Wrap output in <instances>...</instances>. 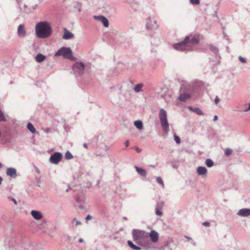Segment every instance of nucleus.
Returning <instances> with one entry per match:
<instances>
[{
    "instance_id": "21",
    "label": "nucleus",
    "mask_w": 250,
    "mask_h": 250,
    "mask_svg": "<svg viewBox=\"0 0 250 250\" xmlns=\"http://www.w3.org/2000/svg\"><path fill=\"white\" fill-rule=\"evenodd\" d=\"M134 125L138 129H142L143 127L142 122L140 121H136L134 122Z\"/></svg>"
},
{
    "instance_id": "26",
    "label": "nucleus",
    "mask_w": 250,
    "mask_h": 250,
    "mask_svg": "<svg viewBox=\"0 0 250 250\" xmlns=\"http://www.w3.org/2000/svg\"><path fill=\"white\" fill-rule=\"evenodd\" d=\"M157 182L160 185L162 186L163 187H164V183L162 179L160 177H157L156 178Z\"/></svg>"
},
{
    "instance_id": "31",
    "label": "nucleus",
    "mask_w": 250,
    "mask_h": 250,
    "mask_svg": "<svg viewBox=\"0 0 250 250\" xmlns=\"http://www.w3.org/2000/svg\"><path fill=\"white\" fill-rule=\"evenodd\" d=\"M190 1L193 4H198L200 3L199 0H190Z\"/></svg>"
},
{
    "instance_id": "8",
    "label": "nucleus",
    "mask_w": 250,
    "mask_h": 250,
    "mask_svg": "<svg viewBox=\"0 0 250 250\" xmlns=\"http://www.w3.org/2000/svg\"><path fill=\"white\" fill-rule=\"evenodd\" d=\"M94 18L97 21H100L103 23L104 26L107 27L109 26V22L107 19L103 16H94Z\"/></svg>"
},
{
    "instance_id": "43",
    "label": "nucleus",
    "mask_w": 250,
    "mask_h": 250,
    "mask_svg": "<svg viewBox=\"0 0 250 250\" xmlns=\"http://www.w3.org/2000/svg\"><path fill=\"white\" fill-rule=\"evenodd\" d=\"M79 242L80 243H82L83 242V239L82 238H80L79 240Z\"/></svg>"
},
{
    "instance_id": "28",
    "label": "nucleus",
    "mask_w": 250,
    "mask_h": 250,
    "mask_svg": "<svg viewBox=\"0 0 250 250\" xmlns=\"http://www.w3.org/2000/svg\"><path fill=\"white\" fill-rule=\"evenodd\" d=\"M232 150L230 148H227L225 150V154L226 155H229L232 153Z\"/></svg>"
},
{
    "instance_id": "46",
    "label": "nucleus",
    "mask_w": 250,
    "mask_h": 250,
    "mask_svg": "<svg viewBox=\"0 0 250 250\" xmlns=\"http://www.w3.org/2000/svg\"><path fill=\"white\" fill-rule=\"evenodd\" d=\"M2 167L1 164L0 163V168Z\"/></svg>"
},
{
    "instance_id": "35",
    "label": "nucleus",
    "mask_w": 250,
    "mask_h": 250,
    "mask_svg": "<svg viewBox=\"0 0 250 250\" xmlns=\"http://www.w3.org/2000/svg\"><path fill=\"white\" fill-rule=\"evenodd\" d=\"M203 225L206 227H208L209 226V223L208 222H205L203 223Z\"/></svg>"
},
{
    "instance_id": "9",
    "label": "nucleus",
    "mask_w": 250,
    "mask_h": 250,
    "mask_svg": "<svg viewBox=\"0 0 250 250\" xmlns=\"http://www.w3.org/2000/svg\"><path fill=\"white\" fill-rule=\"evenodd\" d=\"M237 215L242 217H248L250 215V209H241L238 212Z\"/></svg>"
},
{
    "instance_id": "33",
    "label": "nucleus",
    "mask_w": 250,
    "mask_h": 250,
    "mask_svg": "<svg viewBox=\"0 0 250 250\" xmlns=\"http://www.w3.org/2000/svg\"><path fill=\"white\" fill-rule=\"evenodd\" d=\"M239 60L241 62H246V60L244 58H243V57H239Z\"/></svg>"
},
{
    "instance_id": "18",
    "label": "nucleus",
    "mask_w": 250,
    "mask_h": 250,
    "mask_svg": "<svg viewBox=\"0 0 250 250\" xmlns=\"http://www.w3.org/2000/svg\"><path fill=\"white\" fill-rule=\"evenodd\" d=\"M135 169L137 172L139 173L141 175L143 176H146V171L142 168H139L137 167H135Z\"/></svg>"
},
{
    "instance_id": "14",
    "label": "nucleus",
    "mask_w": 250,
    "mask_h": 250,
    "mask_svg": "<svg viewBox=\"0 0 250 250\" xmlns=\"http://www.w3.org/2000/svg\"><path fill=\"white\" fill-rule=\"evenodd\" d=\"M6 174L8 176H10L12 177H15L16 176V170L14 168H8L7 169Z\"/></svg>"
},
{
    "instance_id": "29",
    "label": "nucleus",
    "mask_w": 250,
    "mask_h": 250,
    "mask_svg": "<svg viewBox=\"0 0 250 250\" xmlns=\"http://www.w3.org/2000/svg\"><path fill=\"white\" fill-rule=\"evenodd\" d=\"M174 140L177 144H180V139L179 136L177 135H174Z\"/></svg>"
},
{
    "instance_id": "39",
    "label": "nucleus",
    "mask_w": 250,
    "mask_h": 250,
    "mask_svg": "<svg viewBox=\"0 0 250 250\" xmlns=\"http://www.w3.org/2000/svg\"><path fill=\"white\" fill-rule=\"evenodd\" d=\"M250 110V104H249V107H248V108H247V109H245L244 111L247 112V111H249V110Z\"/></svg>"
},
{
    "instance_id": "37",
    "label": "nucleus",
    "mask_w": 250,
    "mask_h": 250,
    "mask_svg": "<svg viewBox=\"0 0 250 250\" xmlns=\"http://www.w3.org/2000/svg\"><path fill=\"white\" fill-rule=\"evenodd\" d=\"M136 150L137 152L140 153L141 152L142 149L137 147H136Z\"/></svg>"
},
{
    "instance_id": "5",
    "label": "nucleus",
    "mask_w": 250,
    "mask_h": 250,
    "mask_svg": "<svg viewBox=\"0 0 250 250\" xmlns=\"http://www.w3.org/2000/svg\"><path fill=\"white\" fill-rule=\"evenodd\" d=\"M72 69L75 73L81 76L84 73L85 65L82 62H76L72 66Z\"/></svg>"
},
{
    "instance_id": "3",
    "label": "nucleus",
    "mask_w": 250,
    "mask_h": 250,
    "mask_svg": "<svg viewBox=\"0 0 250 250\" xmlns=\"http://www.w3.org/2000/svg\"><path fill=\"white\" fill-rule=\"evenodd\" d=\"M55 56H62L63 58L75 61L76 58L72 56V52L69 48L62 47L55 54Z\"/></svg>"
},
{
    "instance_id": "17",
    "label": "nucleus",
    "mask_w": 250,
    "mask_h": 250,
    "mask_svg": "<svg viewBox=\"0 0 250 250\" xmlns=\"http://www.w3.org/2000/svg\"><path fill=\"white\" fill-rule=\"evenodd\" d=\"M45 59V57L42 54H38L36 57V60L38 62H43Z\"/></svg>"
},
{
    "instance_id": "41",
    "label": "nucleus",
    "mask_w": 250,
    "mask_h": 250,
    "mask_svg": "<svg viewBox=\"0 0 250 250\" xmlns=\"http://www.w3.org/2000/svg\"><path fill=\"white\" fill-rule=\"evenodd\" d=\"M81 224V222H80V221H76V226H78V225H80Z\"/></svg>"
},
{
    "instance_id": "2",
    "label": "nucleus",
    "mask_w": 250,
    "mask_h": 250,
    "mask_svg": "<svg viewBox=\"0 0 250 250\" xmlns=\"http://www.w3.org/2000/svg\"><path fill=\"white\" fill-rule=\"evenodd\" d=\"M198 40L193 37H186L184 42L173 44V47L178 50H189L193 45L197 44Z\"/></svg>"
},
{
    "instance_id": "38",
    "label": "nucleus",
    "mask_w": 250,
    "mask_h": 250,
    "mask_svg": "<svg viewBox=\"0 0 250 250\" xmlns=\"http://www.w3.org/2000/svg\"><path fill=\"white\" fill-rule=\"evenodd\" d=\"M129 141L128 140L126 141L125 142V145L126 146H129Z\"/></svg>"
},
{
    "instance_id": "16",
    "label": "nucleus",
    "mask_w": 250,
    "mask_h": 250,
    "mask_svg": "<svg viewBox=\"0 0 250 250\" xmlns=\"http://www.w3.org/2000/svg\"><path fill=\"white\" fill-rule=\"evenodd\" d=\"M197 172L200 175H204L207 173V169L205 167H199L197 169Z\"/></svg>"
},
{
    "instance_id": "10",
    "label": "nucleus",
    "mask_w": 250,
    "mask_h": 250,
    "mask_svg": "<svg viewBox=\"0 0 250 250\" xmlns=\"http://www.w3.org/2000/svg\"><path fill=\"white\" fill-rule=\"evenodd\" d=\"M150 238L153 242H156L158 240V233L155 230H151L149 234Z\"/></svg>"
},
{
    "instance_id": "7",
    "label": "nucleus",
    "mask_w": 250,
    "mask_h": 250,
    "mask_svg": "<svg viewBox=\"0 0 250 250\" xmlns=\"http://www.w3.org/2000/svg\"><path fill=\"white\" fill-rule=\"evenodd\" d=\"M62 158V154L60 152H55L52 155L49 159L50 162L54 164H58Z\"/></svg>"
},
{
    "instance_id": "22",
    "label": "nucleus",
    "mask_w": 250,
    "mask_h": 250,
    "mask_svg": "<svg viewBox=\"0 0 250 250\" xmlns=\"http://www.w3.org/2000/svg\"><path fill=\"white\" fill-rule=\"evenodd\" d=\"M27 128L28 129L32 132L35 133L36 132V129L34 127L33 125L31 123H28L27 124Z\"/></svg>"
},
{
    "instance_id": "25",
    "label": "nucleus",
    "mask_w": 250,
    "mask_h": 250,
    "mask_svg": "<svg viewBox=\"0 0 250 250\" xmlns=\"http://www.w3.org/2000/svg\"><path fill=\"white\" fill-rule=\"evenodd\" d=\"M65 158L68 160L71 159L73 158V157L72 154L70 152H69V151H67L65 153Z\"/></svg>"
},
{
    "instance_id": "11",
    "label": "nucleus",
    "mask_w": 250,
    "mask_h": 250,
    "mask_svg": "<svg viewBox=\"0 0 250 250\" xmlns=\"http://www.w3.org/2000/svg\"><path fill=\"white\" fill-rule=\"evenodd\" d=\"M190 95L188 93H183L180 94L178 99L182 102H186L190 98Z\"/></svg>"
},
{
    "instance_id": "36",
    "label": "nucleus",
    "mask_w": 250,
    "mask_h": 250,
    "mask_svg": "<svg viewBox=\"0 0 250 250\" xmlns=\"http://www.w3.org/2000/svg\"><path fill=\"white\" fill-rule=\"evenodd\" d=\"M91 218H92V217L90 215H88L86 216L85 220H86V221H88V220L91 219Z\"/></svg>"
},
{
    "instance_id": "12",
    "label": "nucleus",
    "mask_w": 250,
    "mask_h": 250,
    "mask_svg": "<svg viewBox=\"0 0 250 250\" xmlns=\"http://www.w3.org/2000/svg\"><path fill=\"white\" fill-rule=\"evenodd\" d=\"M32 216L36 220H41L42 218L41 213L37 210H32L31 212Z\"/></svg>"
},
{
    "instance_id": "42",
    "label": "nucleus",
    "mask_w": 250,
    "mask_h": 250,
    "mask_svg": "<svg viewBox=\"0 0 250 250\" xmlns=\"http://www.w3.org/2000/svg\"><path fill=\"white\" fill-rule=\"evenodd\" d=\"M12 201L14 202V204L16 205H17V201H16V200L15 199H12Z\"/></svg>"
},
{
    "instance_id": "13",
    "label": "nucleus",
    "mask_w": 250,
    "mask_h": 250,
    "mask_svg": "<svg viewBox=\"0 0 250 250\" xmlns=\"http://www.w3.org/2000/svg\"><path fill=\"white\" fill-rule=\"evenodd\" d=\"M18 35L21 37H23L25 35V31L23 25H20L18 29Z\"/></svg>"
},
{
    "instance_id": "45",
    "label": "nucleus",
    "mask_w": 250,
    "mask_h": 250,
    "mask_svg": "<svg viewBox=\"0 0 250 250\" xmlns=\"http://www.w3.org/2000/svg\"><path fill=\"white\" fill-rule=\"evenodd\" d=\"M2 181V178L1 177H0V185H1Z\"/></svg>"
},
{
    "instance_id": "23",
    "label": "nucleus",
    "mask_w": 250,
    "mask_h": 250,
    "mask_svg": "<svg viewBox=\"0 0 250 250\" xmlns=\"http://www.w3.org/2000/svg\"><path fill=\"white\" fill-rule=\"evenodd\" d=\"M206 164L208 167H211L213 165V162L211 159H208L206 161Z\"/></svg>"
},
{
    "instance_id": "44",
    "label": "nucleus",
    "mask_w": 250,
    "mask_h": 250,
    "mask_svg": "<svg viewBox=\"0 0 250 250\" xmlns=\"http://www.w3.org/2000/svg\"><path fill=\"white\" fill-rule=\"evenodd\" d=\"M83 146H84L85 148H87V144H83Z\"/></svg>"
},
{
    "instance_id": "32",
    "label": "nucleus",
    "mask_w": 250,
    "mask_h": 250,
    "mask_svg": "<svg viewBox=\"0 0 250 250\" xmlns=\"http://www.w3.org/2000/svg\"><path fill=\"white\" fill-rule=\"evenodd\" d=\"M156 214L157 215L161 216L162 215V212L158 208H156Z\"/></svg>"
},
{
    "instance_id": "20",
    "label": "nucleus",
    "mask_w": 250,
    "mask_h": 250,
    "mask_svg": "<svg viewBox=\"0 0 250 250\" xmlns=\"http://www.w3.org/2000/svg\"><path fill=\"white\" fill-rule=\"evenodd\" d=\"M143 86V84L141 83L136 84L134 87V91L136 92H139L142 90V88Z\"/></svg>"
},
{
    "instance_id": "24",
    "label": "nucleus",
    "mask_w": 250,
    "mask_h": 250,
    "mask_svg": "<svg viewBox=\"0 0 250 250\" xmlns=\"http://www.w3.org/2000/svg\"><path fill=\"white\" fill-rule=\"evenodd\" d=\"M193 111L199 115H203L204 114L201 110L199 108H195L193 109Z\"/></svg>"
},
{
    "instance_id": "6",
    "label": "nucleus",
    "mask_w": 250,
    "mask_h": 250,
    "mask_svg": "<svg viewBox=\"0 0 250 250\" xmlns=\"http://www.w3.org/2000/svg\"><path fill=\"white\" fill-rule=\"evenodd\" d=\"M132 236L135 241H140L147 236L144 231L136 229L132 231Z\"/></svg>"
},
{
    "instance_id": "40",
    "label": "nucleus",
    "mask_w": 250,
    "mask_h": 250,
    "mask_svg": "<svg viewBox=\"0 0 250 250\" xmlns=\"http://www.w3.org/2000/svg\"><path fill=\"white\" fill-rule=\"evenodd\" d=\"M217 119H218V117H217V115H215V116L214 117L213 121H216Z\"/></svg>"
},
{
    "instance_id": "15",
    "label": "nucleus",
    "mask_w": 250,
    "mask_h": 250,
    "mask_svg": "<svg viewBox=\"0 0 250 250\" xmlns=\"http://www.w3.org/2000/svg\"><path fill=\"white\" fill-rule=\"evenodd\" d=\"M73 36L74 35L71 32H69L66 29H64V34L63 36V39L65 40H68L72 38Z\"/></svg>"
},
{
    "instance_id": "19",
    "label": "nucleus",
    "mask_w": 250,
    "mask_h": 250,
    "mask_svg": "<svg viewBox=\"0 0 250 250\" xmlns=\"http://www.w3.org/2000/svg\"><path fill=\"white\" fill-rule=\"evenodd\" d=\"M127 244L128 246L131 248L132 249L135 250H140L141 248L139 247L136 246L131 241H128Z\"/></svg>"
},
{
    "instance_id": "47",
    "label": "nucleus",
    "mask_w": 250,
    "mask_h": 250,
    "mask_svg": "<svg viewBox=\"0 0 250 250\" xmlns=\"http://www.w3.org/2000/svg\"><path fill=\"white\" fill-rule=\"evenodd\" d=\"M75 220H76V219H74V220H73V222L74 221H75Z\"/></svg>"
},
{
    "instance_id": "1",
    "label": "nucleus",
    "mask_w": 250,
    "mask_h": 250,
    "mask_svg": "<svg viewBox=\"0 0 250 250\" xmlns=\"http://www.w3.org/2000/svg\"><path fill=\"white\" fill-rule=\"evenodd\" d=\"M35 31L38 38L45 39L51 36L52 29L48 22L42 21L36 24Z\"/></svg>"
},
{
    "instance_id": "30",
    "label": "nucleus",
    "mask_w": 250,
    "mask_h": 250,
    "mask_svg": "<svg viewBox=\"0 0 250 250\" xmlns=\"http://www.w3.org/2000/svg\"><path fill=\"white\" fill-rule=\"evenodd\" d=\"M164 205V203L163 202H159L157 204V208H162Z\"/></svg>"
},
{
    "instance_id": "27",
    "label": "nucleus",
    "mask_w": 250,
    "mask_h": 250,
    "mask_svg": "<svg viewBox=\"0 0 250 250\" xmlns=\"http://www.w3.org/2000/svg\"><path fill=\"white\" fill-rule=\"evenodd\" d=\"M5 121H6V120H5V116H4L3 113L2 112V111L0 109V122H2V121L4 122Z\"/></svg>"
},
{
    "instance_id": "4",
    "label": "nucleus",
    "mask_w": 250,
    "mask_h": 250,
    "mask_svg": "<svg viewBox=\"0 0 250 250\" xmlns=\"http://www.w3.org/2000/svg\"><path fill=\"white\" fill-rule=\"evenodd\" d=\"M159 118L163 130L166 131H168L169 125L167 123V112L164 109H160L159 112Z\"/></svg>"
},
{
    "instance_id": "34",
    "label": "nucleus",
    "mask_w": 250,
    "mask_h": 250,
    "mask_svg": "<svg viewBox=\"0 0 250 250\" xmlns=\"http://www.w3.org/2000/svg\"><path fill=\"white\" fill-rule=\"evenodd\" d=\"M219 101H220L219 98L218 97H216L215 99L214 102L216 104H217L219 103Z\"/></svg>"
}]
</instances>
